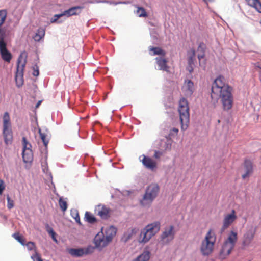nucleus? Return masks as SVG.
<instances>
[{"mask_svg": "<svg viewBox=\"0 0 261 261\" xmlns=\"http://www.w3.org/2000/svg\"><path fill=\"white\" fill-rule=\"evenodd\" d=\"M232 88L225 82V79L219 76L214 81L212 87L211 98L213 100L218 96L221 99L224 111L230 110L233 103Z\"/></svg>", "mask_w": 261, "mask_h": 261, "instance_id": "nucleus-1", "label": "nucleus"}, {"mask_svg": "<svg viewBox=\"0 0 261 261\" xmlns=\"http://www.w3.org/2000/svg\"><path fill=\"white\" fill-rule=\"evenodd\" d=\"M237 240V232L231 230L221 246L218 254V258L219 259L224 260L231 254L235 247Z\"/></svg>", "mask_w": 261, "mask_h": 261, "instance_id": "nucleus-2", "label": "nucleus"}, {"mask_svg": "<svg viewBox=\"0 0 261 261\" xmlns=\"http://www.w3.org/2000/svg\"><path fill=\"white\" fill-rule=\"evenodd\" d=\"M216 241V235L212 229H210L201 242L200 247L201 254L204 256L210 255L214 251Z\"/></svg>", "mask_w": 261, "mask_h": 261, "instance_id": "nucleus-3", "label": "nucleus"}, {"mask_svg": "<svg viewBox=\"0 0 261 261\" xmlns=\"http://www.w3.org/2000/svg\"><path fill=\"white\" fill-rule=\"evenodd\" d=\"M160 187L157 184L152 183L146 188L145 193L142 199L140 200V204L144 207L149 206L153 201L157 197Z\"/></svg>", "mask_w": 261, "mask_h": 261, "instance_id": "nucleus-4", "label": "nucleus"}, {"mask_svg": "<svg viewBox=\"0 0 261 261\" xmlns=\"http://www.w3.org/2000/svg\"><path fill=\"white\" fill-rule=\"evenodd\" d=\"M28 54L24 51L21 53L17 61V70L15 73V79L18 87H20L23 83L24 70L27 62Z\"/></svg>", "mask_w": 261, "mask_h": 261, "instance_id": "nucleus-5", "label": "nucleus"}, {"mask_svg": "<svg viewBox=\"0 0 261 261\" xmlns=\"http://www.w3.org/2000/svg\"><path fill=\"white\" fill-rule=\"evenodd\" d=\"M178 112L181 125V129H187L189 123V108L187 99L182 98L179 102Z\"/></svg>", "mask_w": 261, "mask_h": 261, "instance_id": "nucleus-6", "label": "nucleus"}, {"mask_svg": "<svg viewBox=\"0 0 261 261\" xmlns=\"http://www.w3.org/2000/svg\"><path fill=\"white\" fill-rule=\"evenodd\" d=\"M3 135L6 145L12 144L13 141V133L10 122V117L8 112L4 113L3 117Z\"/></svg>", "mask_w": 261, "mask_h": 261, "instance_id": "nucleus-7", "label": "nucleus"}, {"mask_svg": "<svg viewBox=\"0 0 261 261\" xmlns=\"http://www.w3.org/2000/svg\"><path fill=\"white\" fill-rule=\"evenodd\" d=\"M22 143L23 145V161L25 163H31L33 160V153L31 149L32 145L27 141V138L25 137L22 138Z\"/></svg>", "mask_w": 261, "mask_h": 261, "instance_id": "nucleus-8", "label": "nucleus"}, {"mask_svg": "<svg viewBox=\"0 0 261 261\" xmlns=\"http://www.w3.org/2000/svg\"><path fill=\"white\" fill-rule=\"evenodd\" d=\"M175 234L174 227L173 225L167 226L161 235V241L163 244H167L174 239Z\"/></svg>", "mask_w": 261, "mask_h": 261, "instance_id": "nucleus-9", "label": "nucleus"}, {"mask_svg": "<svg viewBox=\"0 0 261 261\" xmlns=\"http://www.w3.org/2000/svg\"><path fill=\"white\" fill-rule=\"evenodd\" d=\"M237 216L234 210H232L230 213L225 214L221 229V232L227 229L237 220Z\"/></svg>", "mask_w": 261, "mask_h": 261, "instance_id": "nucleus-10", "label": "nucleus"}, {"mask_svg": "<svg viewBox=\"0 0 261 261\" xmlns=\"http://www.w3.org/2000/svg\"><path fill=\"white\" fill-rule=\"evenodd\" d=\"M142 159L141 161L143 166L146 168L152 171H155L158 168V163L153 159L150 157L147 156L144 154L142 155L140 158Z\"/></svg>", "mask_w": 261, "mask_h": 261, "instance_id": "nucleus-11", "label": "nucleus"}, {"mask_svg": "<svg viewBox=\"0 0 261 261\" xmlns=\"http://www.w3.org/2000/svg\"><path fill=\"white\" fill-rule=\"evenodd\" d=\"M256 233L255 229L251 226L244 234L242 240V245L244 247L249 246L253 241Z\"/></svg>", "mask_w": 261, "mask_h": 261, "instance_id": "nucleus-12", "label": "nucleus"}, {"mask_svg": "<svg viewBox=\"0 0 261 261\" xmlns=\"http://www.w3.org/2000/svg\"><path fill=\"white\" fill-rule=\"evenodd\" d=\"M110 211L109 208L102 204L97 205L95 209L96 214L103 219H107L110 217Z\"/></svg>", "mask_w": 261, "mask_h": 261, "instance_id": "nucleus-13", "label": "nucleus"}, {"mask_svg": "<svg viewBox=\"0 0 261 261\" xmlns=\"http://www.w3.org/2000/svg\"><path fill=\"white\" fill-rule=\"evenodd\" d=\"M94 242L96 247L97 248L105 247L109 243L103 232L98 233L95 237Z\"/></svg>", "mask_w": 261, "mask_h": 261, "instance_id": "nucleus-14", "label": "nucleus"}, {"mask_svg": "<svg viewBox=\"0 0 261 261\" xmlns=\"http://www.w3.org/2000/svg\"><path fill=\"white\" fill-rule=\"evenodd\" d=\"M82 8L83 7L81 6L73 7L68 10L65 11L63 13L55 15V17H56L57 18L54 20H52L51 22H55L59 18L64 15L69 17L72 15H77L80 13V12L79 13L77 12V10H81Z\"/></svg>", "mask_w": 261, "mask_h": 261, "instance_id": "nucleus-15", "label": "nucleus"}, {"mask_svg": "<svg viewBox=\"0 0 261 261\" xmlns=\"http://www.w3.org/2000/svg\"><path fill=\"white\" fill-rule=\"evenodd\" d=\"M161 227V223L159 221H155L146 225L144 228L152 237H153L160 230Z\"/></svg>", "mask_w": 261, "mask_h": 261, "instance_id": "nucleus-16", "label": "nucleus"}, {"mask_svg": "<svg viewBox=\"0 0 261 261\" xmlns=\"http://www.w3.org/2000/svg\"><path fill=\"white\" fill-rule=\"evenodd\" d=\"M244 169L245 173L242 175L243 179L249 177L253 173L252 163L250 160H246L244 163Z\"/></svg>", "mask_w": 261, "mask_h": 261, "instance_id": "nucleus-17", "label": "nucleus"}, {"mask_svg": "<svg viewBox=\"0 0 261 261\" xmlns=\"http://www.w3.org/2000/svg\"><path fill=\"white\" fill-rule=\"evenodd\" d=\"M183 92L187 96H190L193 93L194 84L191 80H186L182 88Z\"/></svg>", "mask_w": 261, "mask_h": 261, "instance_id": "nucleus-18", "label": "nucleus"}, {"mask_svg": "<svg viewBox=\"0 0 261 261\" xmlns=\"http://www.w3.org/2000/svg\"><path fill=\"white\" fill-rule=\"evenodd\" d=\"M68 252L72 256L81 257L89 254V248H70L68 249Z\"/></svg>", "mask_w": 261, "mask_h": 261, "instance_id": "nucleus-19", "label": "nucleus"}, {"mask_svg": "<svg viewBox=\"0 0 261 261\" xmlns=\"http://www.w3.org/2000/svg\"><path fill=\"white\" fill-rule=\"evenodd\" d=\"M152 237V236L146 231V230L144 228L141 230L139 236L138 241L140 243L145 244L147 243Z\"/></svg>", "mask_w": 261, "mask_h": 261, "instance_id": "nucleus-20", "label": "nucleus"}, {"mask_svg": "<svg viewBox=\"0 0 261 261\" xmlns=\"http://www.w3.org/2000/svg\"><path fill=\"white\" fill-rule=\"evenodd\" d=\"M155 60L160 70L168 71L169 67L167 65V60L164 57H156Z\"/></svg>", "mask_w": 261, "mask_h": 261, "instance_id": "nucleus-21", "label": "nucleus"}, {"mask_svg": "<svg viewBox=\"0 0 261 261\" xmlns=\"http://www.w3.org/2000/svg\"><path fill=\"white\" fill-rule=\"evenodd\" d=\"M116 228L114 226H110L105 231V237L109 243L112 240L113 238L116 233Z\"/></svg>", "mask_w": 261, "mask_h": 261, "instance_id": "nucleus-22", "label": "nucleus"}, {"mask_svg": "<svg viewBox=\"0 0 261 261\" xmlns=\"http://www.w3.org/2000/svg\"><path fill=\"white\" fill-rule=\"evenodd\" d=\"M150 253L148 251H144L134 261H148L150 258Z\"/></svg>", "mask_w": 261, "mask_h": 261, "instance_id": "nucleus-23", "label": "nucleus"}, {"mask_svg": "<svg viewBox=\"0 0 261 261\" xmlns=\"http://www.w3.org/2000/svg\"><path fill=\"white\" fill-rule=\"evenodd\" d=\"M149 50L152 51V55H161L164 57L166 55V52L161 48L159 47H151L150 48Z\"/></svg>", "mask_w": 261, "mask_h": 261, "instance_id": "nucleus-24", "label": "nucleus"}, {"mask_svg": "<svg viewBox=\"0 0 261 261\" xmlns=\"http://www.w3.org/2000/svg\"><path fill=\"white\" fill-rule=\"evenodd\" d=\"M45 35V30L43 28H39L37 33L34 36V39L35 41H39Z\"/></svg>", "mask_w": 261, "mask_h": 261, "instance_id": "nucleus-25", "label": "nucleus"}, {"mask_svg": "<svg viewBox=\"0 0 261 261\" xmlns=\"http://www.w3.org/2000/svg\"><path fill=\"white\" fill-rule=\"evenodd\" d=\"M188 65H194V61L195 60V51L194 49H192L188 53Z\"/></svg>", "mask_w": 261, "mask_h": 261, "instance_id": "nucleus-26", "label": "nucleus"}, {"mask_svg": "<svg viewBox=\"0 0 261 261\" xmlns=\"http://www.w3.org/2000/svg\"><path fill=\"white\" fill-rule=\"evenodd\" d=\"M85 220L89 223L93 224L96 221V218L90 212H86L85 214Z\"/></svg>", "mask_w": 261, "mask_h": 261, "instance_id": "nucleus-27", "label": "nucleus"}, {"mask_svg": "<svg viewBox=\"0 0 261 261\" xmlns=\"http://www.w3.org/2000/svg\"><path fill=\"white\" fill-rule=\"evenodd\" d=\"M70 214L71 217L75 220V221L79 224L81 225L82 223L80 221V218L79 212L76 209H72L70 211Z\"/></svg>", "mask_w": 261, "mask_h": 261, "instance_id": "nucleus-28", "label": "nucleus"}, {"mask_svg": "<svg viewBox=\"0 0 261 261\" xmlns=\"http://www.w3.org/2000/svg\"><path fill=\"white\" fill-rule=\"evenodd\" d=\"M7 14V13L6 10H0V27L2 26L5 21Z\"/></svg>", "mask_w": 261, "mask_h": 261, "instance_id": "nucleus-29", "label": "nucleus"}, {"mask_svg": "<svg viewBox=\"0 0 261 261\" xmlns=\"http://www.w3.org/2000/svg\"><path fill=\"white\" fill-rule=\"evenodd\" d=\"M39 133L40 138L43 142L44 145L45 147H47L48 143V139L47 138V135L45 133H42L40 129H39Z\"/></svg>", "mask_w": 261, "mask_h": 261, "instance_id": "nucleus-30", "label": "nucleus"}, {"mask_svg": "<svg viewBox=\"0 0 261 261\" xmlns=\"http://www.w3.org/2000/svg\"><path fill=\"white\" fill-rule=\"evenodd\" d=\"M59 204L60 207L62 211L65 212L67 208V202L64 200L62 198H60L59 200Z\"/></svg>", "mask_w": 261, "mask_h": 261, "instance_id": "nucleus-31", "label": "nucleus"}, {"mask_svg": "<svg viewBox=\"0 0 261 261\" xmlns=\"http://www.w3.org/2000/svg\"><path fill=\"white\" fill-rule=\"evenodd\" d=\"M137 13L139 17H146L147 13L145 10L142 7H138Z\"/></svg>", "mask_w": 261, "mask_h": 261, "instance_id": "nucleus-32", "label": "nucleus"}, {"mask_svg": "<svg viewBox=\"0 0 261 261\" xmlns=\"http://www.w3.org/2000/svg\"><path fill=\"white\" fill-rule=\"evenodd\" d=\"M7 207L9 210L12 209L14 206V200L11 199L10 196L8 195L7 196Z\"/></svg>", "mask_w": 261, "mask_h": 261, "instance_id": "nucleus-33", "label": "nucleus"}, {"mask_svg": "<svg viewBox=\"0 0 261 261\" xmlns=\"http://www.w3.org/2000/svg\"><path fill=\"white\" fill-rule=\"evenodd\" d=\"M178 132V129L176 128H173L172 129L170 130V132L168 135V137H167V139H171V137L174 136V135H177Z\"/></svg>", "mask_w": 261, "mask_h": 261, "instance_id": "nucleus-34", "label": "nucleus"}, {"mask_svg": "<svg viewBox=\"0 0 261 261\" xmlns=\"http://www.w3.org/2000/svg\"><path fill=\"white\" fill-rule=\"evenodd\" d=\"M47 231L48 233L51 236L53 239L57 242V240L55 237V232H54L53 229L48 227V229L47 230Z\"/></svg>", "mask_w": 261, "mask_h": 261, "instance_id": "nucleus-35", "label": "nucleus"}, {"mask_svg": "<svg viewBox=\"0 0 261 261\" xmlns=\"http://www.w3.org/2000/svg\"><path fill=\"white\" fill-rule=\"evenodd\" d=\"M163 153L162 151H158V150H155L154 153L153 155V157L155 159L159 160L161 158V156L163 155Z\"/></svg>", "mask_w": 261, "mask_h": 261, "instance_id": "nucleus-36", "label": "nucleus"}, {"mask_svg": "<svg viewBox=\"0 0 261 261\" xmlns=\"http://www.w3.org/2000/svg\"><path fill=\"white\" fill-rule=\"evenodd\" d=\"M255 66L256 71L258 72L259 77L261 81V64L257 63L255 64Z\"/></svg>", "mask_w": 261, "mask_h": 261, "instance_id": "nucleus-37", "label": "nucleus"}, {"mask_svg": "<svg viewBox=\"0 0 261 261\" xmlns=\"http://www.w3.org/2000/svg\"><path fill=\"white\" fill-rule=\"evenodd\" d=\"M258 0H246L248 4L253 8H255Z\"/></svg>", "mask_w": 261, "mask_h": 261, "instance_id": "nucleus-38", "label": "nucleus"}, {"mask_svg": "<svg viewBox=\"0 0 261 261\" xmlns=\"http://www.w3.org/2000/svg\"><path fill=\"white\" fill-rule=\"evenodd\" d=\"M27 247L29 250H32L35 248V243L32 242H29L27 244Z\"/></svg>", "mask_w": 261, "mask_h": 261, "instance_id": "nucleus-39", "label": "nucleus"}, {"mask_svg": "<svg viewBox=\"0 0 261 261\" xmlns=\"http://www.w3.org/2000/svg\"><path fill=\"white\" fill-rule=\"evenodd\" d=\"M5 189V185L4 181L1 179L0 180V195H1Z\"/></svg>", "mask_w": 261, "mask_h": 261, "instance_id": "nucleus-40", "label": "nucleus"}, {"mask_svg": "<svg viewBox=\"0 0 261 261\" xmlns=\"http://www.w3.org/2000/svg\"><path fill=\"white\" fill-rule=\"evenodd\" d=\"M39 74V71L38 67L37 65H35L33 67V75L35 76H37Z\"/></svg>", "mask_w": 261, "mask_h": 261, "instance_id": "nucleus-41", "label": "nucleus"}, {"mask_svg": "<svg viewBox=\"0 0 261 261\" xmlns=\"http://www.w3.org/2000/svg\"><path fill=\"white\" fill-rule=\"evenodd\" d=\"M200 49H202V53L201 54H199L198 55V59L199 60V62L200 61L201 59L203 58L204 57V50L201 48V45H200L199 46L198 50H199Z\"/></svg>", "mask_w": 261, "mask_h": 261, "instance_id": "nucleus-42", "label": "nucleus"}, {"mask_svg": "<svg viewBox=\"0 0 261 261\" xmlns=\"http://www.w3.org/2000/svg\"><path fill=\"white\" fill-rule=\"evenodd\" d=\"M14 237L18 242L21 243L22 244H23V240L18 233H14Z\"/></svg>", "mask_w": 261, "mask_h": 261, "instance_id": "nucleus-43", "label": "nucleus"}, {"mask_svg": "<svg viewBox=\"0 0 261 261\" xmlns=\"http://www.w3.org/2000/svg\"><path fill=\"white\" fill-rule=\"evenodd\" d=\"M258 12L261 13V2L258 0L254 8Z\"/></svg>", "mask_w": 261, "mask_h": 261, "instance_id": "nucleus-44", "label": "nucleus"}, {"mask_svg": "<svg viewBox=\"0 0 261 261\" xmlns=\"http://www.w3.org/2000/svg\"><path fill=\"white\" fill-rule=\"evenodd\" d=\"M172 144L170 142H168L165 143V151H169L171 149Z\"/></svg>", "mask_w": 261, "mask_h": 261, "instance_id": "nucleus-45", "label": "nucleus"}, {"mask_svg": "<svg viewBox=\"0 0 261 261\" xmlns=\"http://www.w3.org/2000/svg\"><path fill=\"white\" fill-rule=\"evenodd\" d=\"M194 66V65H188L187 69L190 73H191L193 71V66Z\"/></svg>", "mask_w": 261, "mask_h": 261, "instance_id": "nucleus-46", "label": "nucleus"}, {"mask_svg": "<svg viewBox=\"0 0 261 261\" xmlns=\"http://www.w3.org/2000/svg\"><path fill=\"white\" fill-rule=\"evenodd\" d=\"M203 1L204 2H205V3H207V2H213V1H214V0H203Z\"/></svg>", "mask_w": 261, "mask_h": 261, "instance_id": "nucleus-47", "label": "nucleus"}, {"mask_svg": "<svg viewBox=\"0 0 261 261\" xmlns=\"http://www.w3.org/2000/svg\"><path fill=\"white\" fill-rule=\"evenodd\" d=\"M40 103H41V101H38V102H37V103L36 106V108H38V107L39 106V105H40Z\"/></svg>", "mask_w": 261, "mask_h": 261, "instance_id": "nucleus-48", "label": "nucleus"}, {"mask_svg": "<svg viewBox=\"0 0 261 261\" xmlns=\"http://www.w3.org/2000/svg\"><path fill=\"white\" fill-rule=\"evenodd\" d=\"M39 261H43L40 257L38 258Z\"/></svg>", "mask_w": 261, "mask_h": 261, "instance_id": "nucleus-49", "label": "nucleus"}]
</instances>
